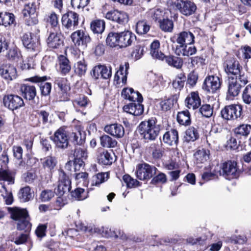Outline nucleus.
Returning a JSON list of instances; mask_svg holds the SVG:
<instances>
[{
  "label": "nucleus",
  "instance_id": "obj_8",
  "mask_svg": "<svg viewBox=\"0 0 251 251\" xmlns=\"http://www.w3.org/2000/svg\"><path fill=\"white\" fill-rule=\"evenodd\" d=\"M157 169L147 163L139 164L136 166V176L141 180H149L156 174Z\"/></svg>",
  "mask_w": 251,
  "mask_h": 251
},
{
  "label": "nucleus",
  "instance_id": "obj_54",
  "mask_svg": "<svg viewBox=\"0 0 251 251\" xmlns=\"http://www.w3.org/2000/svg\"><path fill=\"white\" fill-rule=\"evenodd\" d=\"M55 194V191H53L50 189H45L40 194V199L42 201H48L50 200Z\"/></svg>",
  "mask_w": 251,
  "mask_h": 251
},
{
  "label": "nucleus",
  "instance_id": "obj_35",
  "mask_svg": "<svg viewBox=\"0 0 251 251\" xmlns=\"http://www.w3.org/2000/svg\"><path fill=\"white\" fill-rule=\"evenodd\" d=\"M197 164L204 163L209 159V151L203 149L199 150L194 154Z\"/></svg>",
  "mask_w": 251,
  "mask_h": 251
},
{
  "label": "nucleus",
  "instance_id": "obj_47",
  "mask_svg": "<svg viewBox=\"0 0 251 251\" xmlns=\"http://www.w3.org/2000/svg\"><path fill=\"white\" fill-rule=\"evenodd\" d=\"M251 131V126L249 125L243 124L235 129V134L242 136H248Z\"/></svg>",
  "mask_w": 251,
  "mask_h": 251
},
{
  "label": "nucleus",
  "instance_id": "obj_22",
  "mask_svg": "<svg viewBox=\"0 0 251 251\" xmlns=\"http://www.w3.org/2000/svg\"><path fill=\"white\" fill-rule=\"evenodd\" d=\"M125 67L123 65H120L119 70L117 71L114 76V81L116 82L118 84H125L126 82L127 74V71L129 68V64L127 62H126L125 64Z\"/></svg>",
  "mask_w": 251,
  "mask_h": 251
},
{
  "label": "nucleus",
  "instance_id": "obj_23",
  "mask_svg": "<svg viewBox=\"0 0 251 251\" xmlns=\"http://www.w3.org/2000/svg\"><path fill=\"white\" fill-rule=\"evenodd\" d=\"M69 139L75 144H82L85 139L84 131L80 126L76 127L70 134Z\"/></svg>",
  "mask_w": 251,
  "mask_h": 251
},
{
  "label": "nucleus",
  "instance_id": "obj_11",
  "mask_svg": "<svg viewBox=\"0 0 251 251\" xmlns=\"http://www.w3.org/2000/svg\"><path fill=\"white\" fill-rule=\"evenodd\" d=\"M71 39L76 46L82 49L86 48L88 43L91 41V38L88 33L82 30H78L71 34Z\"/></svg>",
  "mask_w": 251,
  "mask_h": 251
},
{
  "label": "nucleus",
  "instance_id": "obj_55",
  "mask_svg": "<svg viewBox=\"0 0 251 251\" xmlns=\"http://www.w3.org/2000/svg\"><path fill=\"white\" fill-rule=\"evenodd\" d=\"M25 19V23L26 25L32 26L38 24V20L37 19V14H27V15H23Z\"/></svg>",
  "mask_w": 251,
  "mask_h": 251
},
{
  "label": "nucleus",
  "instance_id": "obj_24",
  "mask_svg": "<svg viewBox=\"0 0 251 251\" xmlns=\"http://www.w3.org/2000/svg\"><path fill=\"white\" fill-rule=\"evenodd\" d=\"M124 110L134 116H139L142 114L144 111V106L141 102H131L126 105L123 107Z\"/></svg>",
  "mask_w": 251,
  "mask_h": 251
},
{
  "label": "nucleus",
  "instance_id": "obj_61",
  "mask_svg": "<svg viewBox=\"0 0 251 251\" xmlns=\"http://www.w3.org/2000/svg\"><path fill=\"white\" fill-rule=\"evenodd\" d=\"M151 14L154 21L159 20L160 23V21H162L161 19L164 17V12L160 9H156L151 11Z\"/></svg>",
  "mask_w": 251,
  "mask_h": 251
},
{
  "label": "nucleus",
  "instance_id": "obj_34",
  "mask_svg": "<svg viewBox=\"0 0 251 251\" xmlns=\"http://www.w3.org/2000/svg\"><path fill=\"white\" fill-rule=\"evenodd\" d=\"M90 28L93 33L101 34L105 29V22L101 20H95L90 24Z\"/></svg>",
  "mask_w": 251,
  "mask_h": 251
},
{
  "label": "nucleus",
  "instance_id": "obj_15",
  "mask_svg": "<svg viewBox=\"0 0 251 251\" xmlns=\"http://www.w3.org/2000/svg\"><path fill=\"white\" fill-rule=\"evenodd\" d=\"M193 44L176 45L175 52L178 56H189L192 55L197 52V49Z\"/></svg>",
  "mask_w": 251,
  "mask_h": 251
},
{
  "label": "nucleus",
  "instance_id": "obj_27",
  "mask_svg": "<svg viewBox=\"0 0 251 251\" xmlns=\"http://www.w3.org/2000/svg\"><path fill=\"white\" fill-rule=\"evenodd\" d=\"M49 47L51 48H58L63 44L61 36L57 33H50L47 41Z\"/></svg>",
  "mask_w": 251,
  "mask_h": 251
},
{
  "label": "nucleus",
  "instance_id": "obj_16",
  "mask_svg": "<svg viewBox=\"0 0 251 251\" xmlns=\"http://www.w3.org/2000/svg\"><path fill=\"white\" fill-rule=\"evenodd\" d=\"M119 35V47L125 48L131 45L136 40V36L131 32L126 30L118 33Z\"/></svg>",
  "mask_w": 251,
  "mask_h": 251
},
{
  "label": "nucleus",
  "instance_id": "obj_46",
  "mask_svg": "<svg viewBox=\"0 0 251 251\" xmlns=\"http://www.w3.org/2000/svg\"><path fill=\"white\" fill-rule=\"evenodd\" d=\"M166 62L169 65L177 69L180 68L182 66L183 61L181 58L173 56L165 57Z\"/></svg>",
  "mask_w": 251,
  "mask_h": 251
},
{
  "label": "nucleus",
  "instance_id": "obj_6",
  "mask_svg": "<svg viewBox=\"0 0 251 251\" xmlns=\"http://www.w3.org/2000/svg\"><path fill=\"white\" fill-rule=\"evenodd\" d=\"M78 20L79 15L71 11L62 16L61 23L63 26L68 31H72L77 28L78 25Z\"/></svg>",
  "mask_w": 251,
  "mask_h": 251
},
{
  "label": "nucleus",
  "instance_id": "obj_19",
  "mask_svg": "<svg viewBox=\"0 0 251 251\" xmlns=\"http://www.w3.org/2000/svg\"><path fill=\"white\" fill-rule=\"evenodd\" d=\"M0 75L7 82L11 81L17 76L16 69L12 65L6 66L0 69Z\"/></svg>",
  "mask_w": 251,
  "mask_h": 251
},
{
  "label": "nucleus",
  "instance_id": "obj_41",
  "mask_svg": "<svg viewBox=\"0 0 251 251\" xmlns=\"http://www.w3.org/2000/svg\"><path fill=\"white\" fill-rule=\"evenodd\" d=\"M54 84L58 86L62 93H66L69 90H70V86L68 85L67 79L65 78H56Z\"/></svg>",
  "mask_w": 251,
  "mask_h": 251
},
{
  "label": "nucleus",
  "instance_id": "obj_31",
  "mask_svg": "<svg viewBox=\"0 0 251 251\" xmlns=\"http://www.w3.org/2000/svg\"><path fill=\"white\" fill-rule=\"evenodd\" d=\"M159 42L158 40L154 41L150 45V54L154 58L163 60L165 55L159 51Z\"/></svg>",
  "mask_w": 251,
  "mask_h": 251
},
{
  "label": "nucleus",
  "instance_id": "obj_42",
  "mask_svg": "<svg viewBox=\"0 0 251 251\" xmlns=\"http://www.w3.org/2000/svg\"><path fill=\"white\" fill-rule=\"evenodd\" d=\"M101 145L106 148H114L117 144V142L107 135H104L100 138Z\"/></svg>",
  "mask_w": 251,
  "mask_h": 251
},
{
  "label": "nucleus",
  "instance_id": "obj_25",
  "mask_svg": "<svg viewBox=\"0 0 251 251\" xmlns=\"http://www.w3.org/2000/svg\"><path fill=\"white\" fill-rule=\"evenodd\" d=\"M195 35L191 31L181 32L177 35L176 39L177 45L190 44L194 43Z\"/></svg>",
  "mask_w": 251,
  "mask_h": 251
},
{
  "label": "nucleus",
  "instance_id": "obj_64",
  "mask_svg": "<svg viewBox=\"0 0 251 251\" xmlns=\"http://www.w3.org/2000/svg\"><path fill=\"white\" fill-rule=\"evenodd\" d=\"M166 175L162 173H160L152 178L151 183L154 184L158 183H164L166 182Z\"/></svg>",
  "mask_w": 251,
  "mask_h": 251
},
{
  "label": "nucleus",
  "instance_id": "obj_4",
  "mask_svg": "<svg viewBox=\"0 0 251 251\" xmlns=\"http://www.w3.org/2000/svg\"><path fill=\"white\" fill-rule=\"evenodd\" d=\"M242 107L239 104H231L224 107L221 111L222 117L226 120H234L240 118Z\"/></svg>",
  "mask_w": 251,
  "mask_h": 251
},
{
  "label": "nucleus",
  "instance_id": "obj_43",
  "mask_svg": "<svg viewBox=\"0 0 251 251\" xmlns=\"http://www.w3.org/2000/svg\"><path fill=\"white\" fill-rule=\"evenodd\" d=\"M108 179V174L107 173H99L93 176L91 185L92 186H99L100 185Z\"/></svg>",
  "mask_w": 251,
  "mask_h": 251
},
{
  "label": "nucleus",
  "instance_id": "obj_52",
  "mask_svg": "<svg viewBox=\"0 0 251 251\" xmlns=\"http://www.w3.org/2000/svg\"><path fill=\"white\" fill-rule=\"evenodd\" d=\"M72 196L78 201L85 199L87 195L84 189L81 188H77L72 192Z\"/></svg>",
  "mask_w": 251,
  "mask_h": 251
},
{
  "label": "nucleus",
  "instance_id": "obj_10",
  "mask_svg": "<svg viewBox=\"0 0 251 251\" xmlns=\"http://www.w3.org/2000/svg\"><path fill=\"white\" fill-rule=\"evenodd\" d=\"M175 4L179 12L186 16L193 15L197 10L196 4L189 0H177Z\"/></svg>",
  "mask_w": 251,
  "mask_h": 251
},
{
  "label": "nucleus",
  "instance_id": "obj_12",
  "mask_svg": "<svg viewBox=\"0 0 251 251\" xmlns=\"http://www.w3.org/2000/svg\"><path fill=\"white\" fill-rule=\"evenodd\" d=\"M221 84V82L218 76L209 75L205 78L202 88L207 92L214 93L220 89Z\"/></svg>",
  "mask_w": 251,
  "mask_h": 251
},
{
  "label": "nucleus",
  "instance_id": "obj_49",
  "mask_svg": "<svg viewBox=\"0 0 251 251\" xmlns=\"http://www.w3.org/2000/svg\"><path fill=\"white\" fill-rule=\"evenodd\" d=\"M75 72L79 76L84 75L87 70V64L84 60L78 61L75 66Z\"/></svg>",
  "mask_w": 251,
  "mask_h": 251
},
{
  "label": "nucleus",
  "instance_id": "obj_51",
  "mask_svg": "<svg viewBox=\"0 0 251 251\" xmlns=\"http://www.w3.org/2000/svg\"><path fill=\"white\" fill-rule=\"evenodd\" d=\"M199 111L202 116L206 118L210 117L213 112V107L209 104H204L201 105L199 109Z\"/></svg>",
  "mask_w": 251,
  "mask_h": 251
},
{
  "label": "nucleus",
  "instance_id": "obj_40",
  "mask_svg": "<svg viewBox=\"0 0 251 251\" xmlns=\"http://www.w3.org/2000/svg\"><path fill=\"white\" fill-rule=\"evenodd\" d=\"M199 137V134L198 130L194 127H189L185 131L184 138L187 142L194 141L198 139Z\"/></svg>",
  "mask_w": 251,
  "mask_h": 251
},
{
  "label": "nucleus",
  "instance_id": "obj_37",
  "mask_svg": "<svg viewBox=\"0 0 251 251\" xmlns=\"http://www.w3.org/2000/svg\"><path fill=\"white\" fill-rule=\"evenodd\" d=\"M43 167L45 169L51 171L56 165L57 161L55 157L48 156L41 159Z\"/></svg>",
  "mask_w": 251,
  "mask_h": 251
},
{
  "label": "nucleus",
  "instance_id": "obj_17",
  "mask_svg": "<svg viewBox=\"0 0 251 251\" xmlns=\"http://www.w3.org/2000/svg\"><path fill=\"white\" fill-rule=\"evenodd\" d=\"M185 105L189 109L198 108L201 104V100L198 92H192L185 100Z\"/></svg>",
  "mask_w": 251,
  "mask_h": 251
},
{
  "label": "nucleus",
  "instance_id": "obj_38",
  "mask_svg": "<svg viewBox=\"0 0 251 251\" xmlns=\"http://www.w3.org/2000/svg\"><path fill=\"white\" fill-rule=\"evenodd\" d=\"M119 35L118 32H110L106 38V43L107 46L114 48L119 47Z\"/></svg>",
  "mask_w": 251,
  "mask_h": 251
},
{
  "label": "nucleus",
  "instance_id": "obj_26",
  "mask_svg": "<svg viewBox=\"0 0 251 251\" xmlns=\"http://www.w3.org/2000/svg\"><path fill=\"white\" fill-rule=\"evenodd\" d=\"M115 154L112 151H103L98 155V162L102 165H109L115 160Z\"/></svg>",
  "mask_w": 251,
  "mask_h": 251
},
{
  "label": "nucleus",
  "instance_id": "obj_14",
  "mask_svg": "<svg viewBox=\"0 0 251 251\" xmlns=\"http://www.w3.org/2000/svg\"><path fill=\"white\" fill-rule=\"evenodd\" d=\"M105 18L122 25L127 23L128 20V15L126 13L118 10L108 12L106 14Z\"/></svg>",
  "mask_w": 251,
  "mask_h": 251
},
{
  "label": "nucleus",
  "instance_id": "obj_30",
  "mask_svg": "<svg viewBox=\"0 0 251 251\" xmlns=\"http://www.w3.org/2000/svg\"><path fill=\"white\" fill-rule=\"evenodd\" d=\"M242 86L237 80L232 79L229 81L228 88V96L234 97L238 95Z\"/></svg>",
  "mask_w": 251,
  "mask_h": 251
},
{
  "label": "nucleus",
  "instance_id": "obj_36",
  "mask_svg": "<svg viewBox=\"0 0 251 251\" xmlns=\"http://www.w3.org/2000/svg\"><path fill=\"white\" fill-rule=\"evenodd\" d=\"M177 122L181 125L188 126L191 124L190 113L188 110L179 112L177 115Z\"/></svg>",
  "mask_w": 251,
  "mask_h": 251
},
{
  "label": "nucleus",
  "instance_id": "obj_63",
  "mask_svg": "<svg viewBox=\"0 0 251 251\" xmlns=\"http://www.w3.org/2000/svg\"><path fill=\"white\" fill-rule=\"evenodd\" d=\"M74 102L81 107H86L90 102L88 98L84 95L79 96L78 98L75 100Z\"/></svg>",
  "mask_w": 251,
  "mask_h": 251
},
{
  "label": "nucleus",
  "instance_id": "obj_2",
  "mask_svg": "<svg viewBox=\"0 0 251 251\" xmlns=\"http://www.w3.org/2000/svg\"><path fill=\"white\" fill-rule=\"evenodd\" d=\"M27 211L25 209L13 208L11 212V218L18 221L17 228L20 230L28 232L31 228V224L28 219Z\"/></svg>",
  "mask_w": 251,
  "mask_h": 251
},
{
  "label": "nucleus",
  "instance_id": "obj_20",
  "mask_svg": "<svg viewBox=\"0 0 251 251\" xmlns=\"http://www.w3.org/2000/svg\"><path fill=\"white\" fill-rule=\"evenodd\" d=\"M162 141L167 145H177L178 142V134L176 129H172L166 131L162 137Z\"/></svg>",
  "mask_w": 251,
  "mask_h": 251
},
{
  "label": "nucleus",
  "instance_id": "obj_45",
  "mask_svg": "<svg viewBox=\"0 0 251 251\" xmlns=\"http://www.w3.org/2000/svg\"><path fill=\"white\" fill-rule=\"evenodd\" d=\"M19 197L22 201L25 202L29 201L32 197L30 188L29 186H26L21 189Z\"/></svg>",
  "mask_w": 251,
  "mask_h": 251
},
{
  "label": "nucleus",
  "instance_id": "obj_59",
  "mask_svg": "<svg viewBox=\"0 0 251 251\" xmlns=\"http://www.w3.org/2000/svg\"><path fill=\"white\" fill-rule=\"evenodd\" d=\"M90 2V0H71V5L74 8H83Z\"/></svg>",
  "mask_w": 251,
  "mask_h": 251
},
{
  "label": "nucleus",
  "instance_id": "obj_56",
  "mask_svg": "<svg viewBox=\"0 0 251 251\" xmlns=\"http://www.w3.org/2000/svg\"><path fill=\"white\" fill-rule=\"evenodd\" d=\"M74 155V159H80L84 161L87 157V153L85 149L78 148L75 149Z\"/></svg>",
  "mask_w": 251,
  "mask_h": 251
},
{
  "label": "nucleus",
  "instance_id": "obj_44",
  "mask_svg": "<svg viewBox=\"0 0 251 251\" xmlns=\"http://www.w3.org/2000/svg\"><path fill=\"white\" fill-rule=\"evenodd\" d=\"M185 76L183 74L178 75L172 82V86L176 91H180L183 87Z\"/></svg>",
  "mask_w": 251,
  "mask_h": 251
},
{
  "label": "nucleus",
  "instance_id": "obj_33",
  "mask_svg": "<svg viewBox=\"0 0 251 251\" xmlns=\"http://www.w3.org/2000/svg\"><path fill=\"white\" fill-rule=\"evenodd\" d=\"M14 21L15 17L12 13L8 12L0 13V25L6 27L13 24Z\"/></svg>",
  "mask_w": 251,
  "mask_h": 251
},
{
  "label": "nucleus",
  "instance_id": "obj_28",
  "mask_svg": "<svg viewBox=\"0 0 251 251\" xmlns=\"http://www.w3.org/2000/svg\"><path fill=\"white\" fill-rule=\"evenodd\" d=\"M240 70L239 63L234 58H231L226 61V67L225 69L226 73L237 75L240 72Z\"/></svg>",
  "mask_w": 251,
  "mask_h": 251
},
{
  "label": "nucleus",
  "instance_id": "obj_39",
  "mask_svg": "<svg viewBox=\"0 0 251 251\" xmlns=\"http://www.w3.org/2000/svg\"><path fill=\"white\" fill-rule=\"evenodd\" d=\"M37 5L35 0H31L25 3L22 10L23 15L27 14H35L36 13Z\"/></svg>",
  "mask_w": 251,
  "mask_h": 251
},
{
  "label": "nucleus",
  "instance_id": "obj_3",
  "mask_svg": "<svg viewBox=\"0 0 251 251\" xmlns=\"http://www.w3.org/2000/svg\"><path fill=\"white\" fill-rule=\"evenodd\" d=\"M219 173L226 179L231 180L238 177L241 171L237 167L236 162L228 160L222 164Z\"/></svg>",
  "mask_w": 251,
  "mask_h": 251
},
{
  "label": "nucleus",
  "instance_id": "obj_50",
  "mask_svg": "<svg viewBox=\"0 0 251 251\" xmlns=\"http://www.w3.org/2000/svg\"><path fill=\"white\" fill-rule=\"evenodd\" d=\"M150 29V26L144 21H139L136 25V31L139 34H145Z\"/></svg>",
  "mask_w": 251,
  "mask_h": 251
},
{
  "label": "nucleus",
  "instance_id": "obj_1",
  "mask_svg": "<svg viewBox=\"0 0 251 251\" xmlns=\"http://www.w3.org/2000/svg\"><path fill=\"white\" fill-rule=\"evenodd\" d=\"M138 131L141 137L146 141L156 139L160 131V126L157 125L153 119L142 122L138 127Z\"/></svg>",
  "mask_w": 251,
  "mask_h": 251
},
{
  "label": "nucleus",
  "instance_id": "obj_13",
  "mask_svg": "<svg viewBox=\"0 0 251 251\" xmlns=\"http://www.w3.org/2000/svg\"><path fill=\"white\" fill-rule=\"evenodd\" d=\"M3 100L4 106L12 110L20 108L24 105L23 99L17 95L5 96Z\"/></svg>",
  "mask_w": 251,
  "mask_h": 251
},
{
  "label": "nucleus",
  "instance_id": "obj_7",
  "mask_svg": "<svg viewBox=\"0 0 251 251\" xmlns=\"http://www.w3.org/2000/svg\"><path fill=\"white\" fill-rule=\"evenodd\" d=\"M71 189V181L64 172L61 171L59 173V179L57 188H55V194L62 196L70 192Z\"/></svg>",
  "mask_w": 251,
  "mask_h": 251
},
{
  "label": "nucleus",
  "instance_id": "obj_57",
  "mask_svg": "<svg viewBox=\"0 0 251 251\" xmlns=\"http://www.w3.org/2000/svg\"><path fill=\"white\" fill-rule=\"evenodd\" d=\"M88 174L86 172H80L75 174V179L78 183H82L86 184L88 182Z\"/></svg>",
  "mask_w": 251,
  "mask_h": 251
},
{
  "label": "nucleus",
  "instance_id": "obj_53",
  "mask_svg": "<svg viewBox=\"0 0 251 251\" xmlns=\"http://www.w3.org/2000/svg\"><path fill=\"white\" fill-rule=\"evenodd\" d=\"M242 99L246 104L251 105V84L247 85L244 90Z\"/></svg>",
  "mask_w": 251,
  "mask_h": 251
},
{
  "label": "nucleus",
  "instance_id": "obj_5",
  "mask_svg": "<svg viewBox=\"0 0 251 251\" xmlns=\"http://www.w3.org/2000/svg\"><path fill=\"white\" fill-rule=\"evenodd\" d=\"M24 47L30 52H35L36 54L40 51L39 37L31 33H25L22 37Z\"/></svg>",
  "mask_w": 251,
  "mask_h": 251
},
{
  "label": "nucleus",
  "instance_id": "obj_48",
  "mask_svg": "<svg viewBox=\"0 0 251 251\" xmlns=\"http://www.w3.org/2000/svg\"><path fill=\"white\" fill-rule=\"evenodd\" d=\"M159 24L160 28L165 32H171L173 29L174 24L171 20L164 19L160 21Z\"/></svg>",
  "mask_w": 251,
  "mask_h": 251
},
{
  "label": "nucleus",
  "instance_id": "obj_21",
  "mask_svg": "<svg viewBox=\"0 0 251 251\" xmlns=\"http://www.w3.org/2000/svg\"><path fill=\"white\" fill-rule=\"evenodd\" d=\"M20 92L22 96L29 100H33L36 96V89L33 85L22 84L20 86Z\"/></svg>",
  "mask_w": 251,
  "mask_h": 251
},
{
  "label": "nucleus",
  "instance_id": "obj_58",
  "mask_svg": "<svg viewBox=\"0 0 251 251\" xmlns=\"http://www.w3.org/2000/svg\"><path fill=\"white\" fill-rule=\"evenodd\" d=\"M35 65L34 60L32 57L27 58L21 65L22 70L33 69Z\"/></svg>",
  "mask_w": 251,
  "mask_h": 251
},
{
  "label": "nucleus",
  "instance_id": "obj_18",
  "mask_svg": "<svg viewBox=\"0 0 251 251\" xmlns=\"http://www.w3.org/2000/svg\"><path fill=\"white\" fill-rule=\"evenodd\" d=\"M104 130L107 133L117 138H121L125 134L124 127L118 124L107 125L105 126Z\"/></svg>",
  "mask_w": 251,
  "mask_h": 251
},
{
  "label": "nucleus",
  "instance_id": "obj_60",
  "mask_svg": "<svg viewBox=\"0 0 251 251\" xmlns=\"http://www.w3.org/2000/svg\"><path fill=\"white\" fill-rule=\"evenodd\" d=\"M40 90L43 96H47L50 94L51 90V84L49 82H46L41 84Z\"/></svg>",
  "mask_w": 251,
  "mask_h": 251
},
{
  "label": "nucleus",
  "instance_id": "obj_62",
  "mask_svg": "<svg viewBox=\"0 0 251 251\" xmlns=\"http://www.w3.org/2000/svg\"><path fill=\"white\" fill-rule=\"evenodd\" d=\"M21 56L20 51L16 48H13L9 50L8 53V57L10 59L18 61Z\"/></svg>",
  "mask_w": 251,
  "mask_h": 251
},
{
  "label": "nucleus",
  "instance_id": "obj_9",
  "mask_svg": "<svg viewBox=\"0 0 251 251\" xmlns=\"http://www.w3.org/2000/svg\"><path fill=\"white\" fill-rule=\"evenodd\" d=\"M51 138L58 148L66 149L68 146L69 138L66 128L64 126L59 128Z\"/></svg>",
  "mask_w": 251,
  "mask_h": 251
},
{
  "label": "nucleus",
  "instance_id": "obj_29",
  "mask_svg": "<svg viewBox=\"0 0 251 251\" xmlns=\"http://www.w3.org/2000/svg\"><path fill=\"white\" fill-rule=\"evenodd\" d=\"M59 70L60 73L65 75L68 74L71 69V66L69 60L64 55H60L58 57Z\"/></svg>",
  "mask_w": 251,
  "mask_h": 251
},
{
  "label": "nucleus",
  "instance_id": "obj_32",
  "mask_svg": "<svg viewBox=\"0 0 251 251\" xmlns=\"http://www.w3.org/2000/svg\"><path fill=\"white\" fill-rule=\"evenodd\" d=\"M15 173L13 171L3 170L0 173V181L8 182V184H13L15 182Z\"/></svg>",
  "mask_w": 251,
  "mask_h": 251
}]
</instances>
